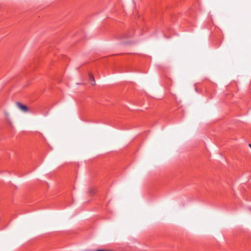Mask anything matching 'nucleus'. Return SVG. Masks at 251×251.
Returning <instances> with one entry per match:
<instances>
[{
	"label": "nucleus",
	"instance_id": "obj_1",
	"mask_svg": "<svg viewBox=\"0 0 251 251\" xmlns=\"http://www.w3.org/2000/svg\"><path fill=\"white\" fill-rule=\"evenodd\" d=\"M17 107L22 111L24 112H27L29 111L28 108L25 105L23 104L20 102L16 103Z\"/></svg>",
	"mask_w": 251,
	"mask_h": 251
},
{
	"label": "nucleus",
	"instance_id": "obj_2",
	"mask_svg": "<svg viewBox=\"0 0 251 251\" xmlns=\"http://www.w3.org/2000/svg\"><path fill=\"white\" fill-rule=\"evenodd\" d=\"M123 37H124V36L122 35V36H120V37H119L118 38H122Z\"/></svg>",
	"mask_w": 251,
	"mask_h": 251
},
{
	"label": "nucleus",
	"instance_id": "obj_3",
	"mask_svg": "<svg viewBox=\"0 0 251 251\" xmlns=\"http://www.w3.org/2000/svg\"><path fill=\"white\" fill-rule=\"evenodd\" d=\"M249 146L251 148V144H249Z\"/></svg>",
	"mask_w": 251,
	"mask_h": 251
}]
</instances>
